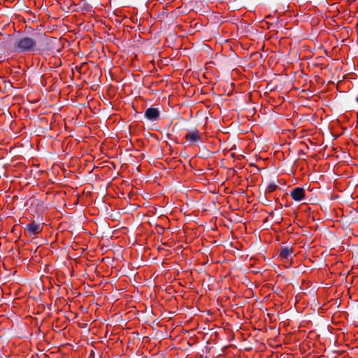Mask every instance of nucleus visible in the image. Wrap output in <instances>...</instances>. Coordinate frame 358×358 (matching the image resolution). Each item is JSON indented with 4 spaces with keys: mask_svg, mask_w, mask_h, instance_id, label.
I'll return each mask as SVG.
<instances>
[{
    "mask_svg": "<svg viewBox=\"0 0 358 358\" xmlns=\"http://www.w3.org/2000/svg\"><path fill=\"white\" fill-rule=\"evenodd\" d=\"M13 52L21 53H35L38 50V41L30 36H22L17 38L13 44Z\"/></svg>",
    "mask_w": 358,
    "mask_h": 358,
    "instance_id": "f257e3e1",
    "label": "nucleus"
},
{
    "mask_svg": "<svg viewBox=\"0 0 358 358\" xmlns=\"http://www.w3.org/2000/svg\"><path fill=\"white\" fill-rule=\"evenodd\" d=\"M185 138V140L190 143H196L201 141V136L196 129L188 131Z\"/></svg>",
    "mask_w": 358,
    "mask_h": 358,
    "instance_id": "f03ea898",
    "label": "nucleus"
},
{
    "mask_svg": "<svg viewBox=\"0 0 358 358\" xmlns=\"http://www.w3.org/2000/svg\"><path fill=\"white\" fill-rule=\"evenodd\" d=\"M290 196L295 201H301L305 197V190L303 187H295L290 192Z\"/></svg>",
    "mask_w": 358,
    "mask_h": 358,
    "instance_id": "7ed1b4c3",
    "label": "nucleus"
},
{
    "mask_svg": "<svg viewBox=\"0 0 358 358\" xmlns=\"http://www.w3.org/2000/svg\"><path fill=\"white\" fill-rule=\"evenodd\" d=\"M43 229V224L36 223L33 222L25 227L27 230L30 235H36L41 232Z\"/></svg>",
    "mask_w": 358,
    "mask_h": 358,
    "instance_id": "20e7f679",
    "label": "nucleus"
},
{
    "mask_svg": "<svg viewBox=\"0 0 358 358\" xmlns=\"http://www.w3.org/2000/svg\"><path fill=\"white\" fill-rule=\"evenodd\" d=\"M145 117L150 121H155L159 117V111L156 108H148L145 111Z\"/></svg>",
    "mask_w": 358,
    "mask_h": 358,
    "instance_id": "39448f33",
    "label": "nucleus"
},
{
    "mask_svg": "<svg viewBox=\"0 0 358 358\" xmlns=\"http://www.w3.org/2000/svg\"><path fill=\"white\" fill-rule=\"evenodd\" d=\"M292 254V248L289 246L282 247L280 252V256L282 259H288L291 256Z\"/></svg>",
    "mask_w": 358,
    "mask_h": 358,
    "instance_id": "423d86ee",
    "label": "nucleus"
},
{
    "mask_svg": "<svg viewBox=\"0 0 358 358\" xmlns=\"http://www.w3.org/2000/svg\"><path fill=\"white\" fill-rule=\"evenodd\" d=\"M277 187V185H275V184H270L267 188H266V190L268 192H273Z\"/></svg>",
    "mask_w": 358,
    "mask_h": 358,
    "instance_id": "0eeeda50",
    "label": "nucleus"
}]
</instances>
